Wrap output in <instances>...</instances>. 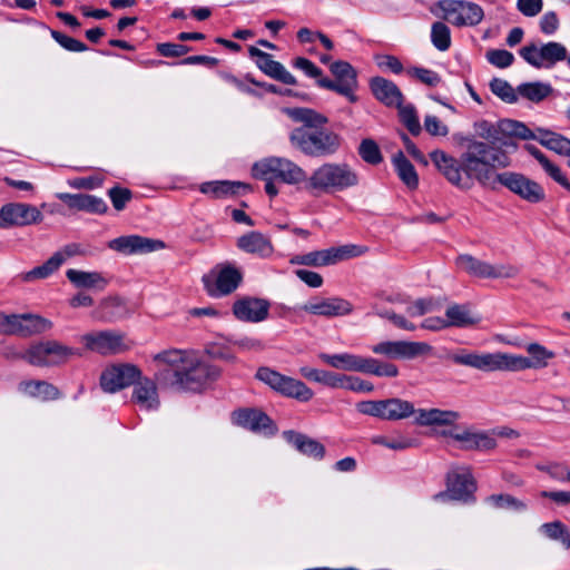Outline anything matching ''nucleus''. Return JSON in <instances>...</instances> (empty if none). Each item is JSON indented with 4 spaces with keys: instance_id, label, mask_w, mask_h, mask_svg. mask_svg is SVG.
<instances>
[{
    "instance_id": "f257e3e1",
    "label": "nucleus",
    "mask_w": 570,
    "mask_h": 570,
    "mask_svg": "<svg viewBox=\"0 0 570 570\" xmlns=\"http://www.w3.org/2000/svg\"><path fill=\"white\" fill-rule=\"evenodd\" d=\"M430 158L442 176L461 190H470L478 183L491 190L503 186L531 204L540 203L546 197L542 186L524 175L514 171L497 173L498 168L510 165V158L501 147L472 139L459 158L441 149L433 150Z\"/></svg>"
},
{
    "instance_id": "f03ea898",
    "label": "nucleus",
    "mask_w": 570,
    "mask_h": 570,
    "mask_svg": "<svg viewBox=\"0 0 570 570\" xmlns=\"http://www.w3.org/2000/svg\"><path fill=\"white\" fill-rule=\"evenodd\" d=\"M155 380L165 386L185 392H200L220 376L216 365L188 350H167L154 355Z\"/></svg>"
},
{
    "instance_id": "7ed1b4c3",
    "label": "nucleus",
    "mask_w": 570,
    "mask_h": 570,
    "mask_svg": "<svg viewBox=\"0 0 570 570\" xmlns=\"http://www.w3.org/2000/svg\"><path fill=\"white\" fill-rule=\"evenodd\" d=\"M283 114L302 126L294 128L288 136L291 146L306 157L323 158L338 153L343 138L326 128L328 118L314 109L293 107L283 108Z\"/></svg>"
},
{
    "instance_id": "20e7f679",
    "label": "nucleus",
    "mask_w": 570,
    "mask_h": 570,
    "mask_svg": "<svg viewBox=\"0 0 570 570\" xmlns=\"http://www.w3.org/2000/svg\"><path fill=\"white\" fill-rule=\"evenodd\" d=\"M529 357L507 353H476L468 350H459L451 354L453 363L469 366L483 372L494 371H522L528 368H543L554 353L539 343H530L525 346Z\"/></svg>"
},
{
    "instance_id": "39448f33",
    "label": "nucleus",
    "mask_w": 570,
    "mask_h": 570,
    "mask_svg": "<svg viewBox=\"0 0 570 570\" xmlns=\"http://www.w3.org/2000/svg\"><path fill=\"white\" fill-rule=\"evenodd\" d=\"M360 175L347 163L327 161L316 167L304 189L311 194H333L356 187Z\"/></svg>"
},
{
    "instance_id": "423d86ee",
    "label": "nucleus",
    "mask_w": 570,
    "mask_h": 570,
    "mask_svg": "<svg viewBox=\"0 0 570 570\" xmlns=\"http://www.w3.org/2000/svg\"><path fill=\"white\" fill-rule=\"evenodd\" d=\"M253 175L259 179L273 176L287 185H308V175L298 164L284 157H267L253 166Z\"/></svg>"
},
{
    "instance_id": "0eeeda50",
    "label": "nucleus",
    "mask_w": 570,
    "mask_h": 570,
    "mask_svg": "<svg viewBox=\"0 0 570 570\" xmlns=\"http://www.w3.org/2000/svg\"><path fill=\"white\" fill-rule=\"evenodd\" d=\"M474 131L479 137L489 140V142L483 141L484 144L495 147H499L497 144L509 146L512 137L534 138L533 132L523 122L512 119H502L497 124L479 120L474 124Z\"/></svg>"
},
{
    "instance_id": "6e6552de",
    "label": "nucleus",
    "mask_w": 570,
    "mask_h": 570,
    "mask_svg": "<svg viewBox=\"0 0 570 570\" xmlns=\"http://www.w3.org/2000/svg\"><path fill=\"white\" fill-rule=\"evenodd\" d=\"M73 356H81L80 351L56 340L40 341L27 348V362L37 367L59 366Z\"/></svg>"
},
{
    "instance_id": "1a4fd4ad",
    "label": "nucleus",
    "mask_w": 570,
    "mask_h": 570,
    "mask_svg": "<svg viewBox=\"0 0 570 570\" xmlns=\"http://www.w3.org/2000/svg\"><path fill=\"white\" fill-rule=\"evenodd\" d=\"M476 482L469 466H459L446 474V490L433 495L434 501L474 503Z\"/></svg>"
},
{
    "instance_id": "9d476101",
    "label": "nucleus",
    "mask_w": 570,
    "mask_h": 570,
    "mask_svg": "<svg viewBox=\"0 0 570 570\" xmlns=\"http://www.w3.org/2000/svg\"><path fill=\"white\" fill-rule=\"evenodd\" d=\"M256 379L268 385L278 394L294 399L298 402H308L313 399L314 392L303 381L286 376L269 367H259Z\"/></svg>"
},
{
    "instance_id": "9b49d317",
    "label": "nucleus",
    "mask_w": 570,
    "mask_h": 570,
    "mask_svg": "<svg viewBox=\"0 0 570 570\" xmlns=\"http://www.w3.org/2000/svg\"><path fill=\"white\" fill-rule=\"evenodd\" d=\"M330 71L334 79L320 78L318 87L344 96L352 104L357 102L358 97L355 92L358 88V80L355 68L347 61L337 60L330 63Z\"/></svg>"
},
{
    "instance_id": "f8f14e48",
    "label": "nucleus",
    "mask_w": 570,
    "mask_h": 570,
    "mask_svg": "<svg viewBox=\"0 0 570 570\" xmlns=\"http://www.w3.org/2000/svg\"><path fill=\"white\" fill-rule=\"evenodd\" d=\"M52 322L37 314H6L0 312V334L29 337L48 332Z\"/></svg>"
},
{
    "instance_id": "ddd939ff",
    "label": "nucleus",
    "mask_w": 570,
    "mask_h": 570,
    "mask_svg": "<svg viewBox=\"0 0 570 570\" xmlns=\"http://www.w3.org/2000/svg\"><path fill=\"white\" fill-rule=\"evenodd\" d=\"M365 249L361 246L347 244L337 247H330L321 250H313L305 254L295 255L289 259L292 265H305L312 267H323L334 265L338 262L361 256Z\"/></svg>"
},
{
    "instance_id": "4468645a",
    "label": "nucleus",
    "mask_w": 570,
    "mask_h": 570,
    "mask_svg": "<svg viewBox=\"0 0 570 570\" xmlns=\"http://www.w3.org/2000/svg\"><path fill=\"white\" fill-rule=\"evenodd\" d=\"M206 293L219 298L233 293L242 283V272L229 263L216 265L202 278Z\"/></svg>"
},
{
    "instance_id": "2eb2a0df",
    "label": "nucleus",
    "mask_w": 570,
    "mask_h": 570,
    "mask_svg": "<svg viewBox=\"0 0 570 570\" xmlns=\"http://www.w3.org/2000/svg\"><path fill=\"white\" fill-rule=\"evenodd\" d=\"M455 264L469 275L479 278H513L519 274V268L513 265H492L469 254L459 255Z\"/></svg>"
},
{
    "instance_id": "dca6fc26",
    "label": "nucleus",
    "mask_w": 570,
    "mask_h": 570,
    "mask_svg": "<svg viewBox=\"0 0 570 570\" xmlns=\"http://www.w3.org/2000/svg\"><path fill=\"white\" fill-rule=\"evenodd\" d=\"M567 48L560 42H548L540 47L527 45L519 50L520 57L534 68H551L567 58Z\"/></svg>"
},
{
    "instance_id": "f3484780",
    "label": "nucleus",
    "mask_w": 570,
    "mask_h": 570,
    "mask_svg": "<svg viewBox=\"0 0 570 570\" xmlns=\"http://www.w3.org/2000/svg\"><path fill=\"white\" fill-rule=\"evenodd\" d=\"M444 13V18L456 27H474L484 18V11L481 6L464 0H443L439 3Z\"/></svg>"
},
{
    "instance_id": "a211bd4d",
    "label": "nucleus",
    "mask_w": 570,
    "mask_h": 570,
    "mask_svg": "<svg viewBox=\"0 0 570 570\" xmlns=\"http://www.w3.org/2000/svg\"><path fill=\"white\" fill-rule=\"evenodd\" d=\"M141 371L129 363L115 364L105 368L100 375V387L106 393H116L140 379Z\"/></svg>"
},
{
    "instance_id": "6ab92c4d",
    "label": "nucleus",
    "mask_w": 570,
    "mask_h": 570,
    "mask_svg": "<svg viewBox=\"0 0 570 570\" xmlns=\"http://www.w3.org/2000/svg\"><path fill=\"white\" fill-rule=\"evenodd\" d=\"M431 350L432 346L425 342L407 341H383L371 346V351L374 354L393 360H411L419 355L428 354Z\"/></svg>"
},
{
    "instance_id": "aec40b11",
    "label": "nucleus",
    "mask_w": 570,
    "mask_h": 570,
    "mask_svg": "<svg viewBox=\"0 0 570 570\" xmlns=\"http://www.w3.org/2000/svg\"><path fill=\"white\" fill-rule=\"evenodd\" d=\"M43 219L42 213L33 205L9 203L0 208V227L28 226Z\"/></svg>"
},
{
    "instance_id": "412c9836",
    "label": "nucleus",
    "mask_w": 570,
    "mask_h": 570,
    "mask_svg": "<svg viewBox=\"0 0 570 570\" xmlns=\"http://www.w3.org/2000/svg\"><path fill=\"white\" fill-rule=\"evenodd\" d=\"M88 351L100 355H114L125 351L124 335L115 331H98L81 336Z\"/></svg>"
},
{
    "instance_id": "4be33fe9",
    "label": "nucleus",
    "mask_w": 570,
    "mask_h": 570,
    "mask_svg": "<svg viewBox=\"0 0 570 570\" xmlns=\"http://www.w3.org/2000/svg\"><path fill=\"white\" fill-rule=\"evenodd\" d=\"M301 311L324 317H336L348 315L353 312V305L345 298L333 297H313L299 307Z\"/></svg>"
},
{
    "instance_id": "5701e85b",
    "label": "nucleus",
    "mask_w": 570,
    "mask_h": 570,
    "mask_svg": "<svg viewBox=\"0 0 570 570\" xmlns=\"http://www.w3.org/2000/svg\"><path fill=\"white\" fill-rule=\"evenodd\" d=\"M108 247L121 254H146L163 249L164 242L139 235L120 236L111 239Z\"/></svg>"
},
{
    "instance_id": "b1692460",
    "label": "nucleus",
    "mask_w": 570,
    "mask_h": 570,
    "mask_svg": "<svg viewBox=\"0 0 570 570\" xmlns=\"http://www.w3.org/2000/svg\"><path fill=\"white\" fill-rule=\"evenodd\" d=\"M232 421L234 424L247 429L252 432H264L274 434L276 426L271 417L257 409H239L233 412Z\"/></svg>"
},
{
    "instance_id": "393cba45",
    "label": "nucleus",
    "mask_w": 570,
    "mask_h": 570,
    "mask_svg": "<svg viewBox=\"0 0 570 570\" xmlns=\"http://www.w3.org/2000/svg\"><path fill=\"white\" fill-rule=\"evenodd\" d=\"M269 302L257 297H243L233 304L235 317L242 322L259 323L267 318Z\"/></svg>"
},
{
    "instance_id": "a878e982",
    "label": "nucleus",
    "mask_w": 570,
    "mask_h": 570,
    "mask_svg": "<svg viewBox=\"0 0 570 570\" xmlns=\"http://www.w3.org/2000/svg\"><path fill=\"white\" fill-rule=\"evenodd\" d=\"M442 434L461 443V449L465 451H490L497 448V440L485 431L465 429L461 432H443Z\"/></svg>"
},
{
    "instance_id": "bb28decb",
    "label": "nucleus",
    "mask_w": 570,
    "mask_h": 570,
    "mask_svg": "<svg viewBox=\"0 0 570 570\" xmlns=\"http://www.w3.org/2000/svg\"><path fill=\"white\" fill-rule=\"evenodd\" d=\"M131 402L138 405L141 410H158L160 406V400L156 381L140 374V379H138L134 384Z\"/></svg>"
},
{
    "instance_id": "cd10ccee",
    "label": "nucleus",
    "mask_w": 570,
    "mask_h": 570,
    "mask_svg": "<svg viewBox=\"0 0 570 570\" xmlns=\"http://www.w3.org/2000/svg\"><path fill=\"white\" fill-rule=\"evenodd\" d=\"M56 197L73 210L97 215L105 214L108 210L107 203L95 195L58 193Z\"/></svg>"
},
{
    "instance_id": "c85d7f7f",
    "label": "nucleus",
    "mask_w": 570,
    "mask_h": 570,
    "mask_svg": "<svg viewBox=\"0 0 570 570\" xmlns=\"http://www.w3.org/2000/svg\"><path fill=\"white\" fill-rule=\"evenodd\" d=\"M252 57H257V67L267 76L285 85H296L295 77L286 70L278 61L273 60L272 56L255 47L249 49Z\"/></svg>"
},
{
    "instance_id": "c756f323",
    "label": "nucleus",
    "mask_w": 570,
    "mask_h": 570,
    "mask_svg": "<svg viewBox=\"0 0 570 570\" xmlns=\"http://www.w3.org/2000/svg\"><path fill=\"white\" fill-rule=\"evenodd\" d=\"M236 246L242 252L256 255L261 258L271 257L274 253V246L269 237L259 232H248L237 238Z\"/></svg>"
},
{
    "instance_id": "7c9ffc66",
    "label": "nucleus",
    "mask_w": 570,
    "mask_h": 570,
    "mask_svg": "<svg viewBox=\"0 0 570 570\" xmlns=\"http://www.w3.org/2000/svg\"><path fill=\"white\" fill-rule=\"evenodd\" d=\"M370 89L373 96L386 107H396L404 100L400 88L391 80L383 77H373L370 80Z\"/></svg>"
},
{
    "instance_id": "2f4dec72",
    "label": "nucleus",
    "mask_w": 570,
    "mask_h": 570,
    "mask_svg": "<svg viewBox=\"0 0 570 570\" xmlns=\"http://www.w3.org/2000/svg\"><path fill=\"white\" fill-rule=\"evenodd\" d=\"M66 277L76 288L80 289L102 292L109 284L108 278L100 272L69 268L66 272Z\"/></svg>"
},
{
    "instance_id": "473e14b6",
    "label": "nucleus",
    "mask_w": 570,
    "mask_h": 570,
    "mask_svg": "<svg viewBox=\"0 0 570 570\" xmlns=\"http://www.w3.org/2000/svg\"><path fill=\"white\" fill-rule=\"evenodd\" d=\"M285 440L292 444L299 453L316 460H322L325 455V448L317 440L295 431H285Z\"/></svg>"
},
{
    "instance_id": "72a5a7b5",
    "label": "nucleus",
    "mask_w": 570,
    "mask_h": 570,
    "mask_svg": "<svg viewBox=\"0 0 570 570\" xmlns=\"http://www.w3.org/2000/svg\"><path fill=\"white\" fill-rule=\"evenodd\" d=\"M18 389L21 393L41 401H53L60 397L58 387L47 381H22L19 383Z\"/></svg>"
},
{
    "instance_id": "f704fd0d",
    "label": "nucleus",
    "mask_w": 570,
    "mask_h": 570,
    "mask_svg": "<svg viewBox=\"0 0 570 570\" xmlns=\"http://www.w3.org/2000/svg\"><path fill=\"white\" fill-rule=\"evenodd\" d=\"M246 185L239 181L213 180L200 184L199 191L213 199H224L239 194Z\"/></svg>"
},
{
    "instance_id": "c9c22d12",
    "label": "nucleus",
    "mask_w": 570,
    "mask_h": 570,
    "mask_svg": "<svg viewBox=\"0 0 570 570\" xmlns=\"http://www.w3.org/2000/svg\"><path fill=\"white\" fill-rule=\"evenodd\" d=\"M318 358L327 364L331 367L343 370V371H354L361 372L363 368L364 357L352 354V353H340V354H327L320 353Z\"/></svg>"
},
{
    "instance_id": "e433bc0d",
    "label": "nucleus",
    "mask_w": 570,
    "mask_h": 570,
    "mask_svg": "<svg viewBox=\"0 0 570 570\" xmlns=\"http://www.w3.org/2000/svg\"><path fill=\"white\" fill-rule=\"evenodd\" d=\"M461 417L459 412L440 409L419 410L416 423L423 426L453 425Z\"/></svg>"
},
{
    "instance_id": "4c0bfd02",
    "label": "nucleus",
    "mask_w": 570,
    "mask_h": 570,
    "mask_svg": "<svg viewBox=\"0 0 570 570\" xmlns=\"http://www.w3.org/2000/svg\"><path fill=\"white\" fill-rule=\"evenodd\" d=\"M445 316L448 327H469L479 322V317H475L464 304H451L445 311Z\"/></svg>"
},
{
    "instance_id": "58836bf2",
    "label": "nucleus",
    "mask_w": 570,
    "mask_h": 570,
    "mask_svg": "<svg viewBox=\"0 0 570 570\" xmlns=\"http://www.w3.org/2000/svg\"><path fill=\"white\" fill-rule=\"evenodd\" d=\"M63 264V257L61 254H53L42 265L37 266L29 272L21 274V279L24 282H33L37 279H45L57 272Z\"/></svg>"
},
{
    "instance_id": "ea45409f",
    "label": "nucleus",
    "mask_w": 570,
    "mask_h": 570,
    "mask_svg": "<svg viewBox=\"0 0 570 570\" xmlns=\"http://www.w3.org/2000/svg\"><path fill=\"white\" fill-rule=\"evenodd\" d=\"M484 502L495 510H509L513 512H523L528 509V504L508 493H495L487 497Z\"/></svg>"
},
{
    "instance_id": "a19ab883",
    "label": "nucleus",
    "mask_w": 570,
    "mask_h": 570,
    "mask_svg": "<svg viewBox=\"0 0 570 570\" xmlns=\"http://www.w3.org/2000/svg\"><path fill=\"white\" fill-rule=\"evenodd\" d=\"M393 165L400 177V179L410 188L415 189L419 185V177L414 166L404 156L402 151H399L393 157Z\"/></svg>"
},
{
    "instance_id": "79ce46f5",
    "label": "nucleus",
    "mask_w": 570,
    "mask_h": 570,
    "mask_svg": "<svg viewBox=\"0 0 570 570\" xmlns=\"http://www.w3.org/2000/svg\"><path fill=\"white\" fill-rule=\"evenodd\" d=\"M414 413V405L409 401L397 397L385 400L384 420H402L411 416Z\"/></svg>"
},
{
    "instance_id": "37998d69",
    "label": "nucleus",
    "mask_w": 570,
    "mask_h": 570,
    "mask_svg": "<svg viewBox=\"0 0 570 570\" xmlns=\"http://www.w3.org/2000/svg\"><path fill=\"white\" fill-rule=\"evenodd\" d=\"M97 317L104 322H115L125 315V305L119 297L104 298L98 307Z\"/></svg>"
},
{
    "instance_id": "c03bdc74",
    "label": "nucleus",
    "mask_w": 570,
    "mask_h": 570,
    "mask_svg": "<svg viewBox=\"0 0 570 570\" xmlns=\"http://www.w3.org/2000/svg\"><path fill=\"white\" fill-rule=\"evenodd\" d=\"M362 373L380 377H395L399 375V368L393 363L382 362L373 357H364Z\"/></svg>"
},
{
    "instance_id": "a18cd8bd",
    "label": "nucleus",
    "mask_w": 570,
    "mask_h": 570,
    "mask_svg": "<svg viewBox=\"0 0 570 570\" xmlns=\"http://www.w3.org/2000/svg\"><path fill=\"white\" fill-rule=\"evenodd\" d=\"M517 92L530 101L540 102L552 92V87L539 81L525 82L518 86Z\"/></svg>"
},
{
    "instance_id": "49530a36",
    "label": "nucleus",
    "mask_w": 570,
    "mask_h": 570,
    "mask_svg": "<svg viewBox=\"0 0 570 570\" xmlns=\"http://www.w3.org/2000/svg\"><path fill=\"white\" fill-rule=\"evenodd\" d=\"M395 108H397L399 118L403 126L410 131L411 135L419 136L422 131V127L414 105H404L401 102Z\"/></svg>"
},
{
    "instance_id": "de8ad7c7",
    "label": "nucleus",
    "mask_w": 570,
    "mask_h": 570,
    "mask_svg": "<svg viewBox=\"0 0 570 570\" xmlns=\"http://www.w3.org/2000/svg\"><path fill=\"white\" fill-rule=\"evenodd\" d=\"M540 530L549 539L559 541L564 549H570V531L561 521L543 523Z\"/></svg>"
},
{
    "instance_id": "09e8293b",
    "label": "nucleus",
    "mask_w": 570,
    "mask_h": 570,
    "mask_svg": "<svg viewBox=\"0 0 570 570\" xmlns=\"http://www.w3.org/2000/svg\"><path fill=\"white\" fill-rule=\"evenodd\" d=\"M441 309V303L433 297L417 298L406 307V313L410 317L423 316Z\"/></svg>"
},
{
    "instance_id": "8fccbe9b",
    "label": "nucleus",
    "mask_w": 570,
    "mask_h": 570,
    "mask_svg": "<svg viewBox=\"0 0 570 570\" xmlns=\"http://www.w3.org/2000/svg\"><path fill=\"white\" fill-rule=\"evenodd\" d=\"M431 41L438 50H448L451 46V31L449 27L441 21L434 22L431 28Z\"/></svg>"
},
{
    "instance_id": "3c124183",
    "label": "nucleus",
    "mask_w": 570,
    "mask_h": 570,
    "mask_svg": "<svg viewBox=\"0 0 570 570\" xmlns=\"http://www.w3.org/2000/svg\"><path fill=\"white\" fill-rule=\"evenodd\" d=\"M358 155L370 165H379L383 160L379 145L371 138H366L361 141L358 146Z\"/></svg>"
},
{
    "instance_id": "603ef678",
    "label": "nucleus",
    "mask_w": 570,
    "mask_h": 570,
    "mask_svg": "<svg viewBox=\"0 0 570 570\" xmlns=\"http://www.w3.org/2000/svg\"><path fill=\"white\" fill-rule=\"evenodd\" d=\"M491 91L498 96L501 100L508 104L518 101V92L513 87L505 80L500 78H493L490 81Z\"/></svg>"
},
{
    "instance_id": "864d4df0",
    "label": "nucleus",
    "mask_w": 570,
    "mask_h": 570,
    "mask_svg": "<svg viewBox=\"0 0 570 570\" xmlns=\"http://www.w3.org/2000/svg\"><path fill=\"white\" fill-rule=\"evenodd\" d=\"M51 37L58 42L63 49L70 52H83L88 49L86 43L69 37L60 31L51 30Z\"/></svg>"
},
{
    "instance_id": "5fc2aeb1",
    "label": "nucleus",
    "mask_w": 570,
    "mask_h": 570,
    "mask_svg": "<svg viewBox=\"0 0 570 570\" xmlns=\"http://www.w3.org/2000/svg\"><path fill=\"white\" fill-rule=\"evenodd\" d=\"M485 57L492 66L501 69L510 67L514 61L513 53L504 49L489 50Z\"/></svg>"
},
{
    "instance_id": "6e6d98bb",
    "label": "nucleus",
    "mask_w": 570,
    "mask_h": 570,
    "mask_svg": "<svg viewBox=\"0 0 570 570\" xmlns=\"http://www.w3.org/2000/svg\"><path fill=\"white\" fill-rule=\"evenodd\" d=\"M108 196L116 210L125 209L127 203L132 198V193L128 188L115 186L108 190Z\"/></svg>"
},
{
    "instance_id": "4d7b16f0",
    "label": "nucleus",
    "mask_w": 570,
    "mask_h": 570,
    "mask_svg": "<svg viewBox=\"0 0 570 570\" xmlns=\"http://www.w3.org/2000/svg\"><path fill=\"white\" fill-rule=\"evenodd\" d=\"M157 52L166 58H177L188 53L191 48L181 43L161 42L156 46Z\"/></svg>"
},
{
    "instance_id": "13d9d810",
    "label": "nucleus",
    "mask_w": 570,
    "mask_h": 570,
    "mask_svg": "<svg viewBox=\"0 0 570 570\" xmlns=\"http://www.w3.org/2000/svg\"><path fill=\"white\" fill-rule=\"evenodd\" d=\"M407 73L431 87L438 86L441 82V77L439 73L431 69L413 67L407 70Z\"/></svg>"
},
{
    "instance_id": "bf43d9fd",
    "label": "nucleus",
    "mask_w": 570,
    "mask_h": 570,
    "mask_svg": "<svg viewBox=\"0 0 570 570\" xmlns=\"http://www.w3.org/2000/svg\"><path fill=\"white\" fill-rule=\"evenodd\" d=\"M356 409L364 415H370L384 420L385 400L362 401L356 404Z\"/></svg>"
},
{
    "instance_id": "052dcab7",
    "label": "nucleus",
    "mask_w": 570,
    "mask_h": 570,
    "mask_svg": "<svg viewBox=\"0 0 570 570\" xmlns=\"http://www.w3.org/2000/svg\"><path fill=\"white\" fill-rule=\"evenodd\" d=\"M424 129L435 137H445L449 135V127L443 124L436 116L426 115L424 118Z\"/></svg>"
},
{
    "instance_id": "680f3d73",
    "label": "nucleus",
    "mask_w": 570,
    "mask_h": 570,
    "mask_svg": "<svg viewBox=\"0 0 570 570\" xmlns=\"http://www.w3.org/2000/svg\"><path fill=\"white\" fill-rule=\"evenodd\" d=\"M219 76L220 78L234 86L236 89H238L240 92H244V94H247V95H252V96H257V92L256 90H254L248 83H250L246 77L244 79H240L236 76H234L233 73L230 72H226V71H222L219 72Z\"/></svg>"
},
{
    "instance_id": "e2e57ef3",
    "label": "nucleus",
    "mask_w": 570,
    "mask_h": 570,
    "mask_svg": "<svg viewBox=\"0 0 570 570\" xmlns=\"http://www.w3.org/2000/svg\"><path fill=\"white\" fill-rule=\"evenodd\" d=\"M293 66L302 70L307 77L316 79L323 78V71L314 62L304 57H298L294 60Z\"/></svg>"
},
{
    "instance_id": "0e129e2a",
    "label": "nucleus",
    "mask_w": 570,
    "mask_h": 570,
    "mask_svg": "<svg viewBox=\"0 0 570 570\" xmlns=\"http://www.w3.org/2000/svg\"><path fill=\"white\" fill-rule=\"evenodd\" d=\"M376 315L392 322L396 327L405 331H415L416 326L407 321L403 315L396 314L392 311H376Z\"/></svg>"
},
{
    "instance_id": "69168bd1",
    "label": "nucleus",
    "mask_w": 570,
    "mask_h": 570,
    "mask_svg": "<svg viewBox=\"0 0 570 570\" xmlns=\"http://www.w3.org/2000/svg\"><path fill=\"white\" fill-rule=\"evenodd\" d=\"M542 168L549 177H551L556 183L570 191V183L559 166L549 160L542 166Z\"/></svg>"
},
{
    "instance_id": "338daca9",
    "label": "nucleus",
    "mask_w": 570,
    "mask_h": 570,
    "mask_svg": "<svg viewBox=\"0 0 570 570\" xmlns=\"http://www.w3.org/2000/svg\"><path fill=\"white\" fill-rule=\"evenodd\" d=\"M543 8V0H517V9L524 17H535Z\"/></svg>"
},
{
    "instance_id": "774afa93",
    "label": "nucleus",
    "mask_w": 570,
    "mask_h": 570,
    "mask_svg": "<svg viewBox=\"0 0 570 570\" xmlns=\"http://www.w3.org/2000/svg\"><path fill=\"white\" fill-rule=\"evenodd\" d=\"M559 18L554 11L546 12L540 19V30L542 33L551 36L559 29Z\"/></svg>"
}]
</instances>
